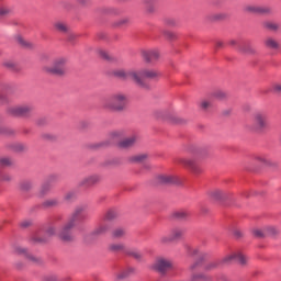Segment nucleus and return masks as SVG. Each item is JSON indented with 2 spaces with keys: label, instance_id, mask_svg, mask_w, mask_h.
<instances>
[{
  "label": "nucleus",
  "instance_id": "f257e3e1",
  "mask_svg": "<svg viewBox=\"0 0 281 281\" xmlns=\"http://www.w3.org/2000/svg\"><path fill=\"white\" fill-rule=\"evenodd\" d=\"M114 76H116V78H121V80H132V82H135V85H138V87H144V80H157V78L161 77V72L148 68L140 70L120 69L114 71Z\"/></svg>",
  "mask_w": 281,
  "mask_h": 281
},
{
  "label": "nucleus",
  "instance_id": "f03ea898",
  "mask_svg": "<svg viewBox=\"0 0 281 281\" xmlns=\"http://www.w3.org/2000/svg\"><path fill=\"white\" fill-rule=\"evenodd\" d=\"M232 262H238V265H241V267H245V265H247L249 262V257H247V255L243 254V251L237 250L235 252L226 255L221 260L206 263L204 269L206 271H214V269H218V267H221L223 265H232Z\"/></svg>",
  "mask_w": 281,
  "mask_h": 281
},
{
  "label": "nucleus",
  "instance_id": "7ed1b4c3",
  "mask_svg": "<svg viewBox=\"0 0 281 281\" xmlns=\"http://www.w3.org/2000/svg\"><path fill=\"white\" fill-rule=\"evenodd\" d=\"M128 105V95L122 92H114L103 100L102 106L108 111H115L117 113L124 111Z\"/></svg>",
  "mask_w": 281,
  "mask_h": 281
},
{
  "label": "nucleus",
  "instance_id": "20e7f679",
  "mask_svg": "<svg viewBox=\"0 0 281 281\" xmlns=\"http://www.w3.org/2000/svg\"><path fill=\"white\" fill-rule=\"evenodd\" d=\"M74 227H76V224H72V222L67 220L59 231L56 229V226H49L46 231V234L47 236H56L57 234L61 240L68 243L69 240H74V233L71 232Z\"/></svg>",
  "mask_w": 281,
  "mask_h": 281
},
{
  "label": "nucleus",
  "instance_id": "39448f33",
  "mask_svg": "<svg viewBox=\"0 0 281 281\" xmlns=\"http://www.w3.org/2000/svg\"><path fill=\"white\" fill-rule=\"evenodd\" d=\"M43 70L53 76H65L67 74V58L59 57L53 61V66H44Z\"/></svg>",
  "mask_w": 281,
  "mask_h": 281
},
{
  "label": "nucleus",
  "instance_id": "423d86ee",
  "mask_svg": "<svg viewBox=\"0 0 281 281\" xmlns=\"http://www.w3.org/2000/svg\"><path fill=\"white\" fill-rule=\"evenodd\" d=\"M269 128V122L267 121V113L257 112L252 115V124L250 125V131L254 133H262Z\"/></svg>",
  "mask_w": 281,
  "mask_h": 281
},
{
  "label": "nucleus",
  "instance_id": "0eeeda50",
  "mask_svg": "<svg viewBox=\"0 0 281 281\" xmlns=\"http://www.w3.org/2000/svg\"><path fill=\"white\" fill-rule=\"evenodd\" d=\"M151 269L160 273V276H166L168 271L172 270V260L166 257H157L151 265Z\"/></svg>",
  "mask_w": 281,
  "mask_h": 281
},
{
  "label": "nucleus",
  "instance_id": "6e6552de",
  "mask_svg": "<svg viewBox=\"0 0 281 281\" xmlns=\"http://www.w3.org/2000/svg\"><path fill=\"white\" fill-rule=\"evenodd\" d=\"M33 109L30 105H10L7 108L5 113L11 117H27Z\"/></svg>",
  "mask_w": 281,
  "mask_h": 281
},
{
  "label": "nucleus",
  "instance_id": "1a4fd4ad",
  "mask_svg": "<svg viewBox=\"0 0 281 281\" xmlns=\"http://www.w3.org/2000/svg\"><path fill=\"white\" fill-rule=\"evenodd\" d=\"M13 254H16V256H24V258H26V260H29V262H38L37 257L30 254L27 248H25L23 246H19V245L13 246Z\"/></svg>",
  "mask_w": 281,
  "mask_h": 281
},
{
  "label": "nucleus",
  "instance_id": "9d476101",
  "mask_svg": "<svg viewBox=\"0 0 281 281\" xmlns=\"http://www.w3.org/2000/svg\"><path fill=\"white\" fill-rule=\"evenodd\" d=\"M252 234L257 238H263V236H276V234H278V229L273 226L267 227L263 231L260 228H256L252 231Z\"/></svg>",
  "mask_w": 281,
  "mask_h": 281
},
{
  "label": "nucleus",
  "instance_id": "9b49d317",
  "mask_svg": "<svg viewBox=\"0 0 281 281\" xmlns=\"http://www.w3.org/2000/svg\"><path fill=\"white\" fill-rule=\"evenodd\" d=\"M142 57L145 63H157L159 60V50L150 49V50H143Z\"/></svg>",
  "mask_w": 281,
  "mask_h": 281
},
{
  "label": "nucleus",
  "instance_id": "f8f14e48",
  "mask_svg": "<svg viewBox=\"0 0 281 281\" xmlns=\"http://www.w3.org/2000/svg\"><path fill=\"white\" fill-rule=\"evenodd\" d=\"M261 27L267 32H278L280 30V23L272 20H266L261 23Z\"/></svg>",
  "mask_w": 281,
  "mask_h": 281
},
{
  "label": "nucleus",
  "instance_id": "ddd939ff",
  "mask_svg": "<svg viewBox=\"0 0 281 281\" xmlns=\"http://www.w3.org/2000/svg\"><path fill=\"white\" fill-rule=\"evenodd\" d=\"M82 212H85V206H82V205L77 206L74 210V212L70 214V216L68 217V221L76 225V223H78V221H80V216H82Z\"/></svg>",
  "mask_w": 281,
  "mask_h": 281
},
{
  "label": "nucleus",
  "instance_id": "4468645a",
  "mask_svg": "<svg viewBox=\"0 0 281 281\" xmlns=\"http://www.w3.org/2000/svg\"><path fill=\"white\" fill-rule=\"evenodd\" d=\"M180 164H182V166H187V168H190L195 173L201 172V169H199V165H196V161H194L193 159L182 158L180 159Z\"/></svg>",
  "mask_w": 281,
  "mask_h": 281
},
{
  "label": "nucleus",
  "instance_id": "2eb2a0df",
  "mask_svg": "<svg viewBox=\"0 0 281 281\" xmlns=\"http://www.w3.org/2000/svg\"><path fill=\"white\" fill-rule=\"evenodd\" d=\"M100 181V177L98 176H90L83 178L80 182L79 186L85 187V188H91V186H95Z\"/></svg>",
  "mask_w": 281,
  "mask_h": 281
},
{
  "label": "nucleus",
  "instance_id": "dca6fc26",
  "mask_svg": "<svg viewBox=\"0 0 281 281\" xmlns=\"http://www.w3.org/2000/svg\"><path fill=\"white\" fill-rule=\"evenodd\" d=\"M137 144V136H130L119 143L120 148H132Z\"/></svg>",
  "mask_w": 281,
  "mask_h": 281
},
{
  "label": "nucleus",
  "instance_id": "f3484780",
  "mask_svg": "<svg viewBox=\"0 0 281 281\" xmlns=\"http://www.w3.org/2000/svg\"><path fill=\"white\" fill-rule=\"evenodd\" d=\"M265 46L267 49H272V52H277V49H280V42L273 37H268L265 40Z\"/></svg>",
  "mask_w": 281,
  "mask_h": 281
},
{
  "label": "nucleus",
  "instance_id": "a211bd4d",
  "mask_svg": "<svg viewBox=\"0 0 281 281\" xmlns=\"http://www.w3.org/2000/svg\"><path fill=\"white\" fill-rule=\"evenodd\" d=\"M132 273H135V269L126 268V269L122 270L121 272L116 273L114 277V280L115 281L126 280V278H128V276H132Z\"/></svg>",
  "mask_w": 281,
  "mask_h": 281
},
{
  "label": "nucleus",
  "instance_id": "6ab92c4d",
  "mask_svg": "<svg viewBox=\"0 0 281 281\" xmlns=\"http://www.w3.org/2000/svg\"><path fill=\"white\" fill-rule=\"evenodd\" d=\"M210 194H211V198L214 199V201H225V199H227V193L220 189H215L211 191Z\"/></svg>",
  "mask_w": 281,
  "mask_h": 281
},
{
  "label": "nucleus",
  "instance_id": "aec40b11",
  "mask_svg": "<svg viewBox=\"0 0 281 281\" xmlns=\"http://www.w3.org/2000/svg\"><path fill=\"white\" fill-rule=\"evenodd\" d=\"M212 98L218 100L220 102H225V100L229 98V94L225 90H216L212 93Z\"/></svg>",
  "mask_w": 281,
  "mask_h": 281
},
{
  "label": "nucleus",
  "instance_id": "412c9836",
  "mask_svg": "<svg viewBox=\"0 0 281 281\" xmlns=\"http://www.w3.org/2000/svg\"><path fill=\"white\" fill-rule=\"evenodd\" d=\"M54 29L60 34H67L69 32V25H67L65 22H55Z\"/></svg>",
  "mask_w": 281,
  "mask_h": 281
},
{
  "label": "nucleus",
  "instance_id": "4be33fe9",
  "mask_svg": "<svg viewBox=\"0 0 281 281\" xmlns=\"http://www.w3.org/2000/svg\"><path fill=\"white\" fill-rule=\"evenodd\" d=\"M171 240H181L183 238V229L181 228H172L170 231Z\"/></svg>",
  "mask_w": 281,
  "mask_h": 281
},
{
  "label": "nucleus",
  "instance_id": "5701e85b",
  "mask_svg": "<svg viewBox=\"0 0 281 281\" xmlns=\"http://www.w3.org/2000/svg\"><path fill=\"white\" fill-rule=\"evenodd\" d=\"M239 52H243L244 54H256V49L248 42L239 46Z\"/></svg>",
  "mask_w": 281,
  "mask_h": 281
},
{
  "label": "nucleus",
  "instance_id": "b1692460",
  "mask_svg": "<svg viewBox=\"0 0 281 281\" xmlns=\"http://www.w3.org/2000/svg\"><path fill=\"white\" fill-rule=\"evenodd\" d=\"M109 232V224H101L99 225L93 232L92 234L94 236H102L104 234H106Z\"/></svg>",
  "mask_w": 281,
  "mask_h": 281
},
{
  "label": "nucleus",
  "instance_id": "393cba45",
  "mask_svg": "<svg viewBox=\"0 0 281 281\" xmlns=\"http://www.w3.org/2000/svg\"><path fill=\"white\" fill-rule=\"evenodd\" d=\"M109 250L113 251L114 254H117L120 251H125V247H124V244H122V243L110 244Z\"/></svg>",
  "mask_w": 281,
  "mask_h": 281
},
{
  "label": "nucleus",
  "instance_id": "a878e982",
  "mask_svg": "<svg viewBox=\"0 0 281 281\" xmlns=\"http://www.w3.org/2000/svg\"><path fill=\"white\" fill-rule=\"evenodd\" d=\"M59 203L57 198H52L43 202V207H56Z\"/></svg>",
  "mask_w": 281,
  "mask_h": 281
},
{
  "label": "nucleus",
  "instance_id": "bb28decb",
  "mask_svg": "<svg viewBox=\"0 0 281 281\" xmlns=\"http://www.w3.org/2000/svg\"><path fill=\"white\" fill-rule=\"evenodd\" d=\"M175 218H178L179 221H186V218H188V216H190V212L186 211V210H180L177 211L176 213H173Z\"/></svg>",
  "mask_w": 281,
  "mask_h": 281
},
{
  "label": "nucleus",
  "instance_id": "cd10ccee",
  "mask_svg": "<svg viewBox=\"0 0 281 281\" xmlns=\"http://www.w3.org/2000/svg\"><path fill=\"white\" fill-rule=\"evenodd\" d=\"M158 182L159 183H175V177L167 176V175L158 176Z\"/></svg>",
  "mask_w": 281,
  "mask_h": 281
},
{
  "label": "nucleus",
  "instance_id": "c85d7f7f",
  "mask_svg": "<svg viewBox=\"0 0 281 281\" xmlns=\"http://www.w3.org/2000/svg\"><path fill=\"white\" fill-rule=\"evenodd\" d=\"M271 12H272L271 8L265 7V5H259L257 14H259L261 16H269V14H271Z\"/></svg>",
  "mask_w": 281,
  "mask_h": 281
},
{
  "label": "nucleus",
  "instance_id": "c756f323",
  "mask_svg": "<svg viewBox=\"0 0 281 281\" xmlns=\"http://www.w3.org/2000/svg\"><path fill=\"white\" fill-rule=\"evenodd\" d=\"M143 4L148 12H155V0H143Z\"/></svg>",
  "mask_w": 281,
  "mask_h": 281
},
{
  "label": "nucleus",
  "instance_id": "7c9ffc66",
  "mask_svg": "<svg viewBox=\"0 0 281 281\" xmlns=\"http://www.w3.org/2000/svg\"><path fill=\"white\" fill-rule=\"evenodd\" d=\"M14 164V160L10 157H1L0 158V166L2 168H8V166H12Z\"/></svg>",
  "mask_w": 281,
  "mask_h": 281
},
{
  "label": "nucleus",
  "instance_id": "2f4dec72",
  "mask_svg": "<svg viewBox=\"0 0 281 281\" xmlns=\"http://www.w3.org/2000/svg\"><path fill=\"white\" fill-rule=\"evenodd\" d=\"M49 190H52V184L49 183V181L44 182L40 189L41 196H45V194H47Z\"/></svg>",
  "mask_w": 281,
  "mask_h": 281
},
{
  "label": "nucleus",
  "instance_id": "473e14b6",
  "mask_svg": "<svg viewBox=\"0 0 281 281\" xmlns=\"http://www.w3.org/2000/svg\"><path fill=\"white\" fill-rule=\"evenodd\" d=\"M126 231L124 228H116L112 232V238H124Z\"/></svg>",
  "mask_w": 281,
  "mask_h": 281
},
{
  "label": "nucleus",
  "instance_id": "72a5a7b5",
  "mask_svg": "<svg viewBox=\"0 0 281 281\" xmlns=\"http://www.w3.org/2000/svg\"><path fill=\"white\" fill-rule=\"evenodd\" d=\"M125 254H126L127 256H132V258H135L136 260H142V258H143L142 252H139V251L136 250V249L125 250Z\"/></svg>",
  "mask_w": 281,
  "mask_h": 281
},
{
  "label": "nucleus",
  "instance_id": "f704fd0d",
  "mask_svg": "<svg viewBox=\"0 0 281 281\" xmlns=\"http://www.w3.org/2000/svg\"><path fill=\"white\" fill-rule=\"evenodd\" d=\"M160 245H170V243H173L171 235H164L159 238Z\"/></svg>",
  "mask_w": 281,
  "mask_h": 281
},
{
  "label": "nucleus",
  "instance_id": "c9c22d12",
  "mask_svg": "<svg viewBox=\"0 0 281 281\" xmlns=\"http://www.w3.org/2000/svg\"><path fill=\"white\" fill-rule=\"evenodd\" d=\"M259 5L256 4H249L245 8V12H248L249 14H258Z\"/></svg>",
  "mask_w": 281,
  "mask_h": 281
},
{
  "label": "nucleus",
  "instance_id": "e433bc0d",
  "mask_svg": "<svg viewBox=\"0 0 281 281\" xmlns=\"http://www.w3.org/2000/svg\"><path fill=\"white\" fill-rule=\"evenodd\" d=\"M227 19V14L225 13H214L211 15V21H225Z\"/></svg>",
  "mask_w": 281,
  "mask_h": 281
},
{
  "label": "nucleus",
  "instance_id": "4c0bfd02",
  "mask_svg": "<svg viewBox=\"0 0 281 281\" xmlns=\"http://www.w3.org/2000/svg\"><path fill=\"white\" fill-rule=\"evenodd\" d=\"M20 188L21 190L27 192V190H32V188H34V184L32 183V181H23L21 182Z\"/></svg>",
  "mask_w": 281,
  "mask_h": 281
},
{
  "label": "nucleus",
  "instance_id": "58836bf2",
  "mask_svg": "<svg viewBox=\"0 0 281 281\" xmlns=\"http://www.w3.org/2000/svg\"><path fill=\"white\" fill-rule=\"evenodd\" d=\"M200 108H201L203 111H207V109H212V101L202 100V101L200 102Z\"/></svg>",
  "mask_w": 281,
  "mask_h": 281
},
{
  "label": "nucleus",
  "instance_id": "ea45409f",
  "mask_svg": "<svg viewBox=\"0 0 281 281\" xmlns=\"http://www.w3.org/2000/svg\"><path fill=\"white\" fill-rule=\"evenodd\" d=\"M131 20L128 18H122L121 20L115 22L116 27H124V25H128Z\"/></svg>",
  "mask_w": 281,
  "mask_h": 281
},
{
  "label": "nucleus",
  "instance_id": "a19ab883",
  "mask_svg": "<svg viewBox=\"0 0 281 281\" xmlns=\"http://www.w3.org/2000/svg\"><path fill=\"white\" fill-rule=\"evenodd\" d=\"M104 218L105 221H114V218H117V213L115 211H108Z\"/></svg>",
  "mask_w": 281,
  "mask_h": 281
},
{
  "label": "nucleus",
  "instance_id": "79ce46f5",
  "mask_svg": "<svg viewBox=\"0 0 281 281\" xmlns=\"http://www.w3.org/2000/svg\"><path fill=\"white\" fill-rule=\"evenodd\" d=\"M164 23L169 27H175V25H177V20H175V18H165Z\"/></svg>",
  "mask_w": 281,
  "mask_h": 281
},
{
  "label": "nucleus",
  "instance_id": "37998d69",
  "mask_svg": "<svg viewBox=\"0 0 281 281\" xmlns=\"http://www.w3.org/2000/svg\"><path fill=\"white\" fill-rule=\"evenodd\" d=\"M148 159V155L146 154H139L132 158L133 161H146Z\"/></svg>",
  "mask_w": 281,
  "mask_h": 281
},
{
  "label": "nucleus",
  "instance_id": "c03bdc74",
  "mask_svg": "<svg viewBox=\"0 0 281 281\" xmlns=\"http://www.w3.org/2000/svg\"><path fill=\"white\" fill-rule=\"evenodd\" d=\"M76 199V192L69 191L65 194L64 201H74Z\"/></svg>",
  "mask_w": 281,
  "mask_h": 281
},
{
  "label": "nucleus",
  "instance_id": "a18cd8bd",
  "mask_svg": "<svg viewBox=\"0 0 281 281\" xmlns=\"http://www.w3.org/2000/svg\"><path fill=\"white\" fill-rule=\"evenodd\" d=\"M272 91H273V93L281 94V83H274L272 86Z\"/></svg>",
  "mask_w": 281,
  "mask_h": 281
},
{
  "label": "nucleus",
  "instance_id": "49530a36",
  "mask_svg": "<svg viewBox=\"0 0 281 281\" xmlns=\"http://www.w3.org/2000/svg\"><path fill=\"white\" fill-rule=\"evenodd\" d=\"M25 145H23V144H16V145H14V150L16 151V153H23V150H25Z\"/></svg>",
  "mask_w": 281,
  "mask_h": 281
},
{
  "label": "nucleus",
  "instance_id": "de8ad7c7",
  "mask_svg": "<svg viewBox=\"0 0 281 281\" xmlns=\"http://www.w3.org/2000/svg\"><path fill=\"white\" fill-rule=\"evenodd\" d=\"M10 10L5 7L0 8V16H5V14H9Z\"/></svg>",
  "mask_w": 281,
  "mask_h": 281
},
{
  "label": "nucleus",
  "instance_id": "09e8293b",
  "mask_svg": "<svg viewBox=\"0 0 281 281\" xmlns=\"http://www.w3.org/2000/svg\"><path fill=\"white\" fill-rule=\"evenodd\" d=\"M258 161H261V164H269V160L267 159V157L265 156H258L257 157Z\"/></svg>",
  "mask_w": 281,
  "mask_h": 281
},
{
  "label": "nucleus",
  "instance_id": "8fccbe9b",
  "mask_svg": "<svg viewBox=\"0 0 281 281\" xmlns=\"http://www.w3.org/2000/svg\"><path fill=\"white\" fill-rule=\"evenodd\" d=\"M0 179L2 181H10L12 178L8 173H1Z\"/></svg>",
  "mask_w": 281,
  "mask_h": 281
},
{
  "label": "nucleus",
  "instance_id": "3c124183",
  "mask_svg": "<svg viewBox=\"0 0 281 281\" xmlns=\"http://www.w3.org/2000/svg\"><path fill=\"white\" fill-rule=\"evenodd\" d=\"M190 256H199V250L196 248H189Z\"/></svg>",
  "mask_w": 281,
  "mask_h": 281
},
{
  "label": "nucleus",
  "instance_id": "603ef678",
  "mask_svg": "<svg viewBox=\"0 0 281 281\" xmlns=\"http://www.w3.org/2000/svg\"><path fill=\"white\" fill-rule=\"evenodd\" d=\"M77 36H78V35H76V34H74V33H69V34H68V41H69L70 43H74V41H76Z\"/></svg>",
  "mask_w": 281,
  "mask_h": 281
},
{
  "label": "nucleus",
  "instance_id": "864d4df0",
  "mask_svg": "<svg viewBox=\"0 0 281 281\" xmlns=\"http://www.w3.org/2000/svg\"><path fill=\"white\" fill-rule=\"evenodd\" d=\"M4 102H8V97H5L3 93H0V104H4Z\"/></svg>",
  "mask_w": 281,
  "mask_h": 281
},
{
  "label": "nucleus",
  "instance_id": "5fc2aeb1",
  "mask_svg": "<svg viewBox=\"0 0 281 281\" xmlns=\"http://www.w3.org/2000/svg\"><path fill=\"white\" fill-rule=\"evenodd\" d=\"M201 265V261H195L190 266V270L194 271V269H196L199 266Z\"/></svg>",
  "mask_w": 281,
  "mask_h": 281
},
{
  "label": "nucleus",
  "instance_id": "6e6d98bb",
  "mask_svg": "<svg viewBox=\"0 0 281 281\" xmlns=\"http://www.w3.org/2000/svg\"><path fill=\"white\" fill-rule=\"evenodd\" d=\"M4 67H7L8 69H14V63H12V61H5V63H4Z\"/></svg>",
  "mask_w": 281,
  "mask_h": 281
},
{
  "label": "nucleus",
  "instance_id": "4d7b16f0",
  "mask_svg": "<svg viewBox=\"0 0 281 281\" xmlns=\"http://www.w3.org/2000/svg\"><path fill=\"white\" fill-rule=\"evenodd\" d=\"M21 227H30L32 225V222L31 221H23L21 222Z\"/></svg>",
  "mask_w": 281,
  "mask_h": 281
},
{
  "label": "nucleus",
  "instance_id": "13d9d810",
  "mask_svg": "<svg viewBox=\"0 0 281 281\" xmlns=\"http://www.w3.org/2000/svg\"><path fill=\"white\" fill-rule=\"evenodd\" d=\"M165 36H167V38H173L175 37V33H172L170 31H166L165 32Z\"/></svg>",
  "mask_w": 281,
  "mask_h": 281
},
{
  "label": "nucleus",
  "instance_id": "bf43d9fd",
  "mask_svg": "<svg viewBox=\"0 0 281 281\" xmlns=\"http://www.w3.org/2000/svg\"><path fill=\"white\" fill-rule=\"evenodd\" d=\"M88 2H89V0H77V3L79 5H87Z\"/></svg>",
  "mask_w": 281,
  "mask_h": 281
},
{
  "label": "nucleus",
  "instance_id": "052dcab7",
  "mask_svg": "<svg viewBox=\"0 0 281 281\" xmlns=\"http://www.w3.org/2000/svg\"><path fill=\"white\" fill-rule=\"evenodd\" d=\"M100 55H101L103 58L109 59V53H106V50H101V52H100Z\"/></svg>",
  "mask_w": 281,
  "mask_h": 281
},
{
  "label": "nucleus",
  "instance_id": "680f3d73",
  "mask_svg": "<svg viewBox=\"0 0 281 281\" xmlns=\"http://www.w3.org/2000/svg\"><path fill=\"white\" fill-rule=\"evenodd\" d=\"M111 137H112V139H117V137H120V132H113L111 134Z\"/></svg>",
  "mask_w": 281,
  "mask_h": 281
},
{
  "label": "nucleus",
  "instance_id": "e2e57ef3",
  "mask_svg": "<svg viewBox=\"0 0 281 281\" xmlns=\"http://www.w3.org/2000/svg\"><path fill=\"white\" fill-rule=\"evenodd\" d=\"M45 281H56V278H54V277H46Z\"/></svg>",
  "mask_w": 281,
  "mask_h": 281
},
{
  "label": "nucleus",
  "instance_id": "0e129e2a",
  "mask_svg": "<svg viewBox=\"0 0 281 281\" xmlns=\"http://www.w3.org/2000/svg\"><path fill=\"white\" fill-rule=\"evenodd\" d=\"M37 243H45V239H43V238H36L35 239Z\"/></svg>",
  "mask_w": 281,
  "mask_h": 281
},
{
  "label": "nucleus",
  "instance_id": "69168bd1",
  "mask_svg": "<svg viewBox=\"0 0 281 281\" xmlns=\"http://www.w3.org/2000/svg\"><path fill=\"white\" fill-rule=\"evenodd\" d=\"M229 45H236V40L229 41Z\"/></svg>",
  "mask_w": 281,
  "mask_h": 281
},
{
  "label": "nucleus",
  "instance_id": "338daca9",
  "mask_svg": "<svg viewBox=\"0 0 281 281\" xmlns=\"http://www.w3.org/2000/svg\"><path fill=\"white\" fill-rule=\"evenodd\" d=\"M222 46H223V43L218 42L217 47H222Z\"/></svg>",
  "mask_w": 281,
  "mask_h": 281
},
{
  "label": "nucleus",
  "instance_id": "774afa93",
  "mask_svg": "<svg viewBox=\"0 0 281 281\" xmlns=\"http://www.w3.org/2000/svg\"><path fill=\"white\" fill-rule=\"evenodd\" d=\"M52 179H56V177H55V176H52V177L49 178V181H52Z\"/></svg>",
  "mask_w": 281,
  "mask_h": 281
}]
</instances>
